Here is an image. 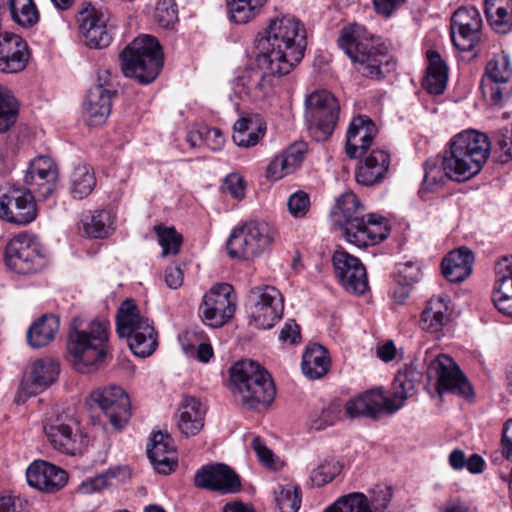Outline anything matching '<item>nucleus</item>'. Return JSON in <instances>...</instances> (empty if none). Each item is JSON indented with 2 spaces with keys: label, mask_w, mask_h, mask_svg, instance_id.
<instances>
[{
  "label": "nucleus",
  "mask_w": 512,
  "mask_h": 512,
  "mask_svg": "<svg viewBox=\"0 0 512 512\" xmlns=\"http://www.w3.org/2000/svg\"><path fill=\"white\" fill-rule=\"evenodd\" d=\"M109 322L74 317L67 334L66 350L73 368L82 373L98 370L111 357Z\"/></svg>",
  "instance_id": "1"
},
{
  "label": "nucleus",
  "mask_w": 512,
  "mask_h": 512,
  "mask_svg": "<svg viewBox=\"0 0 512 512\" xmlns=\"http://www.w3.org/2000/svg\"><path fill=\"white\" fill-rule=\"evenodd\" d=\"M332 213L351 244L362 248L375 245L388 237L387 222L376 214H365L364 206L353 192L339 196Z\"/></svg>",
  "instance_id": "2"
},
{
  "label": "nucleus",
  "mask_w": 512,
  "mask_h": 512,
  "mask_svg": "<svg viewBox=\"0 0 512 512\" xmlns=\"http://www.w3.org/2000/svg\"><path fill=\"white\" fill-rule=\"evenodd\" d=\"M490 150L491 143L485 133L462 131L450 140L449 150L442 157L443 169L451 180H469L481 171Z\"/></svg>",
  "instance_id": "3"
},
{
  "label": "nucleus",
  "mask_w": 512,
  "mask_h": 512,
  "mask_svg": "<svg viewBox=\"0 0 512 512\" xmlns=\"http://www.w3.org/2000/svg\"><path fill=\"white\" fill-rule=\"evenodd\" d=\"M306 45L304 28L299 20L288 16L272 20L266 35L256 41L257 53L276 63L287 62L290 70L302 60Z\"/></svg>",
  "instance_id": "4"
},
{
  "label": "nucleus",
  "mask_w": 512,
  "mask_h": 512,
  "mask_svg": "<svg viewBox=\"0 0 512 512\" xmlns=\"http://www.w3.org/2000/svg\"><path fill=\"white\" fill-rule=\"evenodd\" d=\"M231 392L247 410L270 405L276 395L275 385L266 369L252 360H241L230 368Z\"/></svg>",
  "instance_id": "5"
},
{
  "label": "nucleus",
  "mask_w": 512,
  "mask_h": 512,
  "mask_svg": "<svg viewBox=\"0 0 512 512\" xmlns=\"http://www.w3.org/2000/svg\"><path fill=\"white\" fill-rule=\"evenodd\" d=\"M120 60L124 75L135 78L141 84L154 81L163 67L160 43L147 34L134 39L120 53Z\"/></svg>",
  "instance_id": "6"
},
{
  "label": "nucleus",
  "mask_w": 512,
  "mask_h": 512,
  "mask_svg": "<svg viewBox=\"0 0 512 512\" xmlns=\"http://www.w3.org/2000/svg\"><path fill=\"white\" fill-rule=\"evenodd\" d=\"M291 72L287 62L276 63L256 54L255 66L245 69L234 81V92L242 99L264 100L273 94L277 79Z\"/></svg>",
  "instance_id": "7"
},
{
  "label": "nucleus",
  "mask_w": 512,
  "mask_h": 512,
  "mask_svg": "<svg viewBox=\"0 0 512 512\" xmlns=\"http://www.w3.org/2000/svg\"><path fill=\"white\" fill-rule=\"evenodd\" d=\"M117 334L128 339L134 355L145 358L154 353L158 346L157 333L152 322L140 315L133 300H125L116 317Z\"/></svg>",
  "instance_id": "8"
},
{
  "label": "nucleus",
  "mask_w": 512,
  "mask_h": 512,
  "mask_svg": "<svg viewBox=\"0 0 512 512\" xmlns=\"http://www.w3.org/2000/svg\"><path fill=\"white\" fill-rule=\"evenodd\" d=\"M338 45L358 65L357 70L365 77L381 79L394 67L393 58L385 46L375 48L369 43L360 42L351 29H342Z\"/></svg>",
  "instance_id": "9"
},
{
  "label": "nucleus",
  "mask_w": 512,
  "mask_h": 512,
  "mask_svg": "<svg viewBox=\"0 0 512 512\" xmlns=\"http://www.w3.org/2000/svg\"><path fill=\"white\" fill-rule=\"evenodd\" d=\"M237 297L228 283H218L207 291L199 305L202 322L212 328H220L234 316Z\"/></svg>",
  "instance_id": "10"
},
{
  "label": "nucleus",
  "mask_w": 512,
  "mask_h": 512,
  "mask_svg": "<svg viewBox=\"0 0 512 512\" xmlns=\"http://www.w3.org/2000/svg\"><path fill=\"white\" fill-rule=\"evenodd\" d=\"M305 119L309 129L315 130L318 140L329 138L339 116L337 99L328 91H316L307 96Z\"/></svg>",
  "instance_id": "11"
},
{
  "label": "nucleus",
  "mask_w": 512,
  "mask_h": 512,
  "mask_svg": "<svg viewBox=\"0 0 512 512\" xmlns=\"http://www.w3.org/2000/svg\"><path fill=\"white\" fill-rule=\"evenodd\" d=\"M90 407H98L115 430L123 429L131 418L128 394L119 386L98 388L86 400Z\"/></svg>",
  "instance_id": "12"
},
{
  "label": "nucleus",
  "mask_w": 512,
  "mask_h": 512,
  "mask_svg": "<svg viewBox=\"0 0 512 512\" xmlns=\"http://www.w3.org/2000/svg\"><path fill=\"white\" fill-rule=\"evenodd\" d=\"M251 318L258 328L270 329L278 322L284 311V299L274 286H256L249 290Z\"/></svg>",
  "instance_id": "13"
},
{
  "label": "nucleus",
  "mask_w": 512,
  "mask_h": 512,
  "mask_svg": "<svg viewBox=\"0 0 512 512\" xmlns=\"http://www.w3.org/2000/svg\"><path fill=\"white\" fill-rule=\"evenodd\" d=\"M393 490L387 485H376L368 491L340 496L324 512H390Z\"/></svg>",
  "instance_id": "14"
},
{
  "label": "nucleus",
  "mask_w": 512,
  "mask_h": 512,
  "mask_svg": "<svg viewBox=\"0 0 512 512\" xmlns=\"http://www.w3.org/2000/svg\"><path fill=\"white\" fill-rule=\"evenodd\" d=\"M482 90L490 102L501 106L512 97V68L507 54L488 61L483 77Z\"/></svg>",
  "instance_id": "15"
},
{
  "label": "nucleus",
  "mask_w": 512,
  "mask_h": 512,
  "mask_svg": "<svg viewBox=\"0 0 512 512\" xmlns=\"http://www.w3.org/2000/svg\"><path fill=\"white\" fill-rule=\"evenodd\" d=\"M428 375L437 377V391L452 393L462 397L473 395V389L467 377L452 357L446 354L438 355L428 366Z\"/></svg>",
  "instance_id": "16"
},
{
  "label": "nucleus",
  "mask_w": 512,
  "mask_h": 512,
  "mask_svg": "<svg viewBox=\"0 0 512 512\" xmlns=\"http://www.w3.org/2000/svg\"><path fill=\"white\" fill-rule=\"evenodd\" d=\"M58 180V167L49 156H38L29 162L22 187L34 198L45 200L51 196Z\"/></svg>",
  "instance_id": "17"
},
{
  "label": "nucleus",
  "mask_w": 512,
  "mask_h": 512,
  "mask_svg": "<svg viewBox=\"0 0 512 512\" xmlns=\"http://www.w3.org/2000/svg\"><path fill=\"white\" fill-rule=\"evenodd\" d=\"M38 214L36 198L22 187H10L0 195V219L24 226L33 222Z\"/></svg>",
  "instance_id": "18"
},
{
  "label": "nucleus",
  "mask_w": 512,
  "mask_h": 512,
  "mask_svg": "<svg viewBox=\"0 0 512 512\" xmlns=\"http://www.w3.org/2000/svg\"><path fill=\"white\" fill-rule=\"evenodd\" d=\"M482 18L473 6L460 7L451 18V39L460 51L471 52L480 40Z\"/></svg>",
  "instance_id": "19"
},
{
  "label": "nucleus",
  "mask_w": 512,
  "mask_h": 512,
  "mask_svg": "<svg viewBox=\"0 0 512 512\" xmlns=\"http://www.w3.org/2000/svg\"><path fill=\"white\" fill-rule=\"evenodd\" d=\"M5 260L7 266L18 274L36 272L44 265L39 245L25 234L10 240L5 249Z\"/></svg>",
  "instance_id": "20"
},
{
  "label": "nucleus",
  "mask_w": 512,
  "mask_h": 512,
  "mask_svg": "<svg viewBox=\"0 0 512 512\" xmlns=\"http://www.w3.org/2000/svg\"><path fill=\"white\" fill-rule=\"evenodd\" d=\"M77 21L87 46L96 49L109 46L112 41L113 26L109 24L107 12L88 4L78 13Z\"/></svg>",
  "instance_id": "21"
},
{
  "label": "nucleus",
  "mask_w": 512,
  "mask_h": 512,
  "mask_svg": "<svg viewBox=\"0 0 512 512\" xmlns=\"http://www.w3.org/2000/svg\"><path fill=\"white\" fill-rule=\"evenodd\" d=\"M336 277L346 291L361 295L368 288L366 269L359 258L339 247L332 255Z\"/></svg>",
  "instance_id": "22"
},
{
  "label": "nucleus",
  "mask_w": 512,
  "mask_h": 512,
  "mask_svg": "<svg viewBox=\"0 0 512 512\" xmlns=\"http://www.w3.org/2000/svg\"><path fill=\"white\" fill-rule=\"evenodd\" d=\"M194 484L198 488L234 494L240 491V477L228 466L221 463L204 465L194 476Z\"/></svg>",
  "instance_id": "23"
},
{
  "label": "nucleus",
  "mask_w": 512,
  "mask_h": 512,
  "mask_svg": "<svg viewBox=\"0 0 512 512\" xmlns=\"http://www.w3.org/2000/svg\"><path fill=\"white\" fill-rule=\"evenodd\" d=\"M26 479L29 486L44 492L56 493L68 481L65 470L44 460H36L26 470Z\"/></svg>",
  "instance_id": "24"
},
{
  "label": "nucleus",
  "mask_w": 512,
  "mask_h": 512,
  "mask_svg": "<svg viewBox=\"0 0 512 512\" xmlns=\"http://www.w3.org/2000/svg\"><path fill=\"white\" fill-rule=\"evenodd\" d=\"M385 391L381 387L367 390L349 399L345 404V414L350 419L367 417L376 419L380 414H391Z\"/></svg>",
  "instance_id": "25"
},
{
  "label": "nucleus",
  "mask_w": 512,
  "mask_h": 512,
  "mask_svg": "<svg viewBox=\"0 0 512 512\" xmlns=\"http://www.w3.org/2000/svg\"><path fill=\"white\" fill-rule=\"evenodd\" d=\"M59 372L57 362L51 359H37L24 373L19 392L25 396L36 395L52 385Z\"/></svg>",
  "instance_id": "26"
},
{
  "label": "nucleus",
  "mask_w": 512,
  "mask_h": 512,
  "mask_svg": "<svg viewBox=\"0 0 512 512\" xmlns=\"http://www.w3.org/2000/svg\"><path fill=\"white\" fill-rule=\"evenodd\" d=\"M378 134L375 123L365 115L354 117L348 127L345 151L350 158L366 154L373 139Z\"/></svg>",
  "instance_id": "27"
},
{
  "label": "nucleus",
  "mask_w": 512,
  "mask_h": 512,
  "mask_svg": "<svg viewBox=\"0 0 512 512\" xmlns=\"http://www.w3.org/2000/svg\"><path fill=\"white\" fill-rule=\"evenodd\" d=\"M29 51L26 41L19 35L6 33L0 39V71L17 73L22 71L28 62Z\"/></svg>",
  "instance_id": "28"
},
{
  "label": "nucleus",
  "mask_w": 512,
  "mask_h": 512,
  "mask_svg": "<svg viewBox=\"0 0 512 512\" xmlns=\"http://www.w3.org/2000/svg\"><path fill=\"white\" fill-rule=\"evenodd\" d=\"M390 154L384 149H373L355 171V179L362 186H373L381 183L390 166Z\"/></svg>",
  "instance_id": "29"
},
{
  "label": "nucleus",
  "mask_w": 512,
  "mask_h": 512,
  "mask_svg": "<svg viewBox=\"0 0 512 512\" xmlns=\"http://www.w3.org/2000/svg\"><path fill=\"white\" fill-rule=\"evenodd\" d=\"M422 373L413 364L405 365L394 377L393 392L387 396L390 413L398 411L405 401L416 392V386L421 382Z\"/></svg>",
  "instance_id": "30"
},
{
  "label": "nucleus",
  "mask_w": 512,
  "mask_h": 512,
  "mask_svg": "<svg viewBox=\"0 0 512 512\" xmlns=\"http://www.w3.org/2000/svg\"><path fill=\"white\" fill-rule=\"evenodd\" d=\"M173 439L161 431L154 433L147 445V456L159 474L168 475L177 465Z\"/></svg>",
  "instance_id": "31"
},
{
  "label": "nucleus",
  "mask_w": 512,
  "mask_h": 512,
  "mask_svg": "<svg viewBox=\"0 0 512 512\" xmlns=\"http://www.w3.org/2000/svg\"><path fill=\"white\" fill-rule=\"evenodd\" d=\"M112 93L107 83L92 86L84 102V113L90 126L103 124L111 112Z\"/></svg>",
  "instance_id": "32"
},
{
  "label": "nucleus",
  "mask_w": 512,
  "mask_h": 512,
  "mask_svg": "<svg viewBox=\"0 0 512 512\" xmlns=\"http://www.w3.org/2000/svg\"><path fill=\"white\" fill-rule=\"evenodd\" d=\"M449 303L450 300L445 295L431 298L421 314V328L436 333L447 325L451 318Z\"/></svg>",
  "instance_id": "33"
},
{
  "label": "nucleus",
  "mask_w": 512,
  "mask_h": 512,
  "mask_svg": "<svg viewBox=\"0 0 512 512\" xmlns=\"http://www.w3.org/2000/svg\"><path fill=\"white\" fill-rule=\"evenodd\" d=\"M205 410L194 397H185L178 409L177 427L185 437L195 436L204 427Z\"/></svg>",
  "instance_id": "34"
},
{
  "label": "nucleus",
  "mask_w": 512,
  "mask_h": 512,
  "mask_svg": "<svg viewBox=\"0 0 512 512\" xmlns=\"http://www.w3.org/2000/svg\"><path fill=\"white\" fill-rule=\"evenodd\" d=\"M474 255L466 247L451 251L442 261V273L449 282H462L472 272Z\"/></svg>",
  "instance_id": "35"
},
{
  "label": "nucleus",
  "mask_w": 512,
  "mask_h": 512,
  "mask_svg": "<svg viewBox=\"0 0 512 512\" xmlns=\"http://www.w3.org/2000/svg\"><path fill=\"white\" fill-rule=\"evenodd\" d=\"M427 73L423 79V88L432 95L444 93L448 81V67L437 51L427 52Z\"/></svg>",
  "instance_id": "36"
},
{
  "label": "nucleus",
  "mask_w": 512,
  "mask_h": 512,
  "mask_svg": "<svg viewBox=\"0 0 512 512\" xmlns=\"http://www.w3.org/2000/svg\"><path fill=\"white\" fill-rule=\"evenodd\" d=\"M233 142L243 148L255 146L265 134V126L258 116L241 117L234 124Z\"/></svg>",
  "instance_id": "37"
},
{
  "label": "nucleus",
  "mask_w": 512,
  "mask_h": 512,
  "mask_svg": "<svg viewBox=\"0 0 512 512\" xmlns=\"http://www.w3.org/2000/svg\"><path fill=\"white\" fill-rule=\"evenodd\" d=\"M331 361L328 351L320 344L308 346L302 356V371L309 379H319L327 374Z\"/></svg>",
  "instance_id": "38"
},
{
  "label": "nucleus",
  "mask_w": 512,
  "mask_h": 512,
  "mask_svg": "<svg viewBox=\"0 0 512 512\" xmlns=\"http://www.w3.org/2000/svg\"><path fill=\"white\" fill-rule=\"evenodd\" d=\"M59 329V319L55 315H43L27 331L28 344L34 348L48 345Z\"/></svg>",
  "instance_id": "39"
},
{
  "label": "nucleus",
  "mask_w": 512,
  "mask_h": 512,
  "mask_svg": "<svg viewBox=\"0 0 512 512\" xmlns=\"http://www.w3.org/2000/svg\"><path fill=\"white\" fill-rule=\"evenodd\" d=\"M44 433L51 445L58 451L75 455L78 448L72 429L65 424L46 423Z\"/></svg>",
  "instance_id": "40"
},
{
  "label": "nucleus",
  "mask_w": 512,
  "mask_h": 512,
  "mask_svg": "<svg viewBox=\"0 0 512 512\" xmlns=\"http://www.w3.org/2000/svg\"><path fill=\"white\" fill-rule=\"evenodd\" d=\"M96 186V177L88 164L77 165L70 176V192L75 199L89 196Z\"/></svg>",
  "instance_id": "41"
},
{
  "label": "nucleus",
  "mask_w": 512,
  "mask_h": 512,
  "mask_svg": "<svg viewBox=\"0 0 512 512\" xmlns=\"http://www.w3.org/2000/svg\"><path fill=\"white\" fill-rule=\"evenodd\" d=\"M257 255H261L274 240L275 232L265 221L251 220L243 224Z\"/></svg>",
  "instance_id": "42"
},
{
  "label": "nucleus",
  "mask_w": 512,
  "mask_h": 512,
  "mask_svg": "<svg viewBox=\"0 0 512 512\" xmlns=\"http://www.w3.org/2000/svg\"><path fill=\"white\" fill-rule=\"evenodd\" d=\"M84 233L89 238L102 239L113 230V219L107 210L95 211L82 219Z\"/></svg>",
  "instance_id": "43"
},
{
  "label": "nucleus",
  "mask_w": 512,
  "mask_h": 512,
  "mask_svg": "<svg viewBox=\"0 0 512 512\" xmlns=\"http://www.w3.org/2000/svg\"><path fill=\"white\" fill-rule=\"evenodd\" d=\"M226 248L228 255L233 259H251L258 256L243 225L232 230Z\"/></svg>",
  "instance_id": "44"
},
{
  "label": "nucleus",
  "mask_w": 512,
  "mask_h": 512,
  "mask_svg": "<svg viewBox=\"0 0 512 512\" xmlns=\"http://www.w3.org/2000/svg\"><path fill=\"white\" fill-rule=\"evenodd\" d=\"M19 106L12 92L0 84V133H4L17 120Z\"/></svg>",
  "instance_id": "45"
},
{
  "label": "nucleus",
  "mask_w": 512,
  "mask_h": 512,
  "mask_svg": "<svg viewBox=\"0 0 512 512\" xmlns=\"http://www.w3.org/2000/svg\"><path fill=\"white\" fill-rule=\"evenodd\" d=\"M9 8L13 20L22 27H31L39 20L33 0H9Z\"/></svg>",
  "instance_id": "46"
},
{
  "label": "nucleus",
  "mask_w": 512,
  "mask_h": 512,
  "mask_svg": "<svg viewBox=\"0 0 512 512\" xmlns=\"http://www.w3.org/2000/svg\"><path fill=\"white\" fill-rule=\"evenodd\" d=\"M253 0H226L230 20L236 24H246L259 12Z\"/></svg>",
  "instance_id": "47"
},
{
  "label": "nucleus",
  "mask_w": 512,
  "mask_h": 512,
  "mask_svg": "<svg viewBox=\"0 0 512 512\" xmlns=\"http://www.w3.org/2000/svg\"><path fill=\"white\" fill-rule=\"evenodd\" d=\"M154 230L158 236L159 244L162 247L161 256L176 255L182 244V236L175 228L156 225L154 226Z\"/></svg>",
  "instance_id": "48"
},
{
  "label": "nucleus",
  "mask_w": 512,
  "mask_h": 512,
  "mask_svg": "<svg viewBox=\"0 0 512 512\" xmlns=\"http://www.w3.org/2000/svg\"><path fill=\"white\" fill-rule=\"evenodd\" d=\"M342 470V465L334 459H326L310 474L313 486L322 487L331 482Z\"/></svg>",
  "instance_id": "49"
},
{
  "label": "nucleus",
  "mask_w": 512,
  "mask_h": 512,
  "mask_svg": "<svg viewBox=\"0 0 512 512\" xmlns=\"http://www.w3.org/2000/svg\"><path fill=\"white\" fill-rule=\"evenodd\" d=\"M275 500L279 512H297L301 505V490L292 485L281 487Z\"/></svg>",
  "instance_id": "50"
},
{
  "label": "nucleus",
  "mask_w": 512,
  "mask_h": 512,
  "mask_svg": "<svg viewBox=\"0 0 512 512\" xmlns=\"http://www.w3.org/2000/svg\"><path fill=\"white\" fill-rule=\"evenodd\" d=\"M155 21L159 26L169 29L178 22V9L174 0H158L155 13Z\"/></svg>",
  "instance_id": "51"
},
{
  "label": "nucleus",
  "mask_w": 512,
  "mask_h": 512,
  "mask_svg": "<svg viewBox=\"0 0 512 512\" xmlns=\"http://www.w3.org/2000/svg\"><path fill=\"white\" fill-rule=\"evenodd\" d=\"M424 171L423 186L430 191L442 184L445 177L449 178L443 169L442 158L428 159L424 164Z\"/></svg>",
  "instance_id": "52"
},
{
  "label": "nucleus",
  "mask_w": 512,
  "mask_h": 512,
  "mask_svg": "<svg viewBox=\"0 0 512 512\" xmlns=\"http://www.w3.org/2000/svg\"><path fill=\"white\" fill-rule=\"evenodd\" d=\"M485 15L491 27L499 33L507 32L512 26V11L485 4Z\"/></svg>",
  "instance_id": "53"
},
{
  "label": "nucleus",
  "mask_w": 512,
  "mask_h": 512,
  "mask_svg": "<svg viewBox=\"0 0 512 512\" xmlns=\"http://www.w3.org/2000/svg\"><path fill=\"white\" fill-rule=\"evenodd\" d=\"M124 472L125 469L120 466L111 467L91 480L84 482L82 489L87 493L101 491L112 485V480L118 478Z\"/></svg>",
  "instance_id": "54"
},
{
  "label": "nucleus",
  "mask_w": 512,
  "mask_h": 512,
  "mask_svg": "<svg viewBox=\"0 0 512 512\" xmlns=\"http://www.w3.org/2000/svg\"><path fill=\"white\" fill-rule=\"evenodd\" d=\"M340 406L336 403H331L327 407L322 408L320 412H315L311 416V425L316 430L325 429L331 426L339 418Z\"/></svg>",
  "instance_id": "55"
},
{
  "label": "nucleus",
  "mask_w": 512,
  "mask_h": 512,
  "mask_svg": "<svg viewBox=\"0 0 512 512\" xmlns=\"http://www.w3.org/2000/svg\"><path fill=\"white\" fill-rule=\"evenodd\" d=\"M494 137L497 145V161L505 164L512 160V128L500 129Z\"/></svg>",
  "instance_id": "56"
},
{
  "label": "nucleus",
  "mask_w": 512,
  "mask_h": 512,
  "mask_svg": "<svg viewBox=\"0 0 512 512\" xmlns=\"http://www.w3.org/2000/svg\"><path fill=\"white\" fill-rule=\"evenodd\" d=\"M290 214L295 218L304 217L310 208L309 195L304 191H297L290 195L287 201Z\"/></svg>",
  "instance_id": "57"
},
{
  "label": "nucleus",
  "mask_w": 512,
  "mask_h": 512,
  "mask_svg": "<svg viewBox=\"0 0 512 512\" xmlns=\"http://www.w3.org/2000/svg\"><path fill=\"white\" fill-rule=\"evenodd\" d=\"M496 287L502 289H512V256L501 258L495 267Z\"/></svg>",
  "instance_id": "58"
},
{
  "label": "nucleus",
  "mask_w": 512,
  "mask_h": 512,
  "mask_svg": "<svg viewBox=\"0 0 512 512\" xmlns=\"http://www.w3.org/2000/svg\"><path fill=\"white\" fill-rule=\"evenodd\" d=\"M306 152L307 144L305 142H295L282 155L287 160L290 170L294 172L301 165Z\"/></svg>",
  "instance_id": "59"
},
{
  "label": "nucleus",
  "mask_w": 512,
  "mask_h": 512,
  "mask_svg": "<svg viewBox=\"0 0 512 512\" xmlns=\"http://www.w3.org/2000/svg\"><path fill=\"white\" fill-rule=\"evenodd\" d=\"M398 281L413 285L421 278V269L419 265L413 261L399 263L397 265Z\"/></svg>",
  "instance_id": "60"
},
{
  "label": "nucleus",
  "mask_w": 512,
  "mask_h": 512,
  "mask_svg": "<svg viewBox=\"0 0 512 512\" xmlns=\"http://www.w3.org/2000/svg\"><path fill=\"white\" fill-rule=\"evenodd\" d=\"M293 173L290 170V166L287 163V160L283 157L282 154L276 156L268 165L266 169V177L270 180H279L284 176Z\"/></svg>",
  "instance_id": "61"
},
{
  "label": "nucleus",
  "mask_w": 512,
  "mask_h": 512,
  "mask_svg": "<svg viewBox=\"0 0 512 512\" xmlns=\"http://www.w3.org/2000/svg\"><path fill=\"white\" fill-rule=\"evenodd\" d=\"M252 449L255 451L259 461L266 467L274 469L275 458L273 452L265 445L259 436H255L251 443Z\"/></svg>",
  "instance_id": "62"
},
{
  "label": "nucleus",
  "mask_w": 512,
  "mask_h": 512,
  "mask_svg": "<svg viewBox=\"0 0 512 512\" xmlns=\"http://www.w3.org/2000/svg\"><path fill=\"white\" fill-rule=\"evenodd\" d=\"M223 191L229 193L235 199H242L245 195V183L238 174H229L223 183Z\"/></svg>",
  "instance_id": "63"
},
{
  "label": "nucleus",
  "mask_w": 512,
  "mask_h": 512,
  "mask_svg": "<svg viewBox=\"0 0 512 512\" xmlns=\"http://www.w3.org/2000/svg\"><path fill=\"white\" fill-rule=\"evenodd\" d=\"M511 289L495 288L493 293V302L495 307L502 314L512 317V296Z\"/></svg>",
  "instance_id": "64"
}]
</instances>
